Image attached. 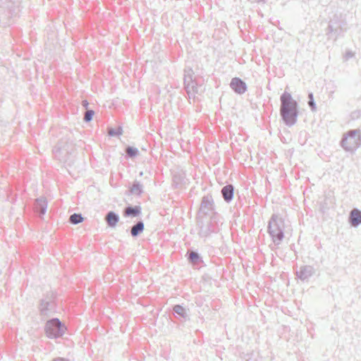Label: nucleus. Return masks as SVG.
<instances>
[{
  "label": "nucleus",
  "instance_id": "f257e3e1",
  "mask_svg": "<svg viewBox=\"0 0 361 361\" xmlns=\"http://www.w3.org/2000/svg\"><path fill=\"white\" fill-rule=\"evenodd\" d=\"M280 116L286 126L291 127L295 124L299 115L298 103L292 95L285 91L280 97Z\"/></svg>",
  "mask_w": 361,
  "mask_h": 361
},
{
  "label": "nucleus",
  "instance_id": "f03ea898",
  "mask_svg": "<svg viewBox=\"0 0 361 361\" xmlns=\"http://www.w3.org/2000/svg\"><path fill=\"white\" fill-rule=\"evenodd\" d=\"M267 231L274 243L279 245L284 238V220L278 214H272L268 222Z\"/></svg>",
  "mask_w": 361,
  "mask_h": 361
},
{
  "label": "nucleus",
  "instance_id": "7ed1b4c3",
  "mask_svg": "<svg viewBox=\"0 0 361 361\" xmlns=\"http://www.w3.org/2000/svg\"><path fill=\"white\" fill-rule=\"evenodd\" d=\"M361 145V131L360 129L350 130L345 133L341 146L347 152H354Z\"/></svg>",
  "mask_w": 361,
  "mask_h": 361
},
{
  "label": "nucleus",
  "instance_id": "20e7f679",
  "mask_svg": "<svg viewBox=\"0 0 361 361\" xmlns=\"http://www.w3.org/2000/svg\"><path fill=\"white\" fill-rule=\"evenodd\" d=\"M346 25L347 23L342 19L341 15L335 14L330 20L326 30L328 39L334 38V40H336L346 30Z\"/></svg>",
  "mask_w": 361,
  "mask_h": 361
},
{
  "label": "nucleus",
  "instance_id": "39448f33",
  "mask_svg": "<svg viewBox=\"0 0 361 361\" xmlns=\"http://www.w3.org/2000/svg\"><path fill=\"white\" fill-rule=\"evenodd\" d=\"M69 148L70 146L66 142L61 140L54 151L56 158L71 167L74 164V159L71 157V153L69 152Z\"/></svg>",
  "mask_w": 361,
  "mask_h": 361
},
{
  "label": "nucleus",
  "instance_id": "423d86ee",
  "mask_svg": "<svg viewBox=\"0 0 361 361\" xmlns=\"http://www.w3.org/2000/svg\"><path fill=\"white\" fill-rule=\"evenodd\" d=\"M44 329L49 338H54L62 336L66 327L59 319L53 318L47 322Z\"/></svg>",
  "mask_w": 361,
  "mask_h": 361
},
{
  "label": "nucleus",
  "instance_id": "0eeeda50",
  "mask_svg": "<svg viewBox=\"0 0 361 361\" xmlns=\"http://www.w3.org/2000/svg\"><path fill=\"white\" fill-rule=\"evenodd\" d=\"M40 315L43 317H48L56 312V302L54 300L53 293L47 295L40 300L39 305Z\"/></svg>",
  "mask_w": 361,
  "mask_h": 361
},
{
  "label": "nucleus",
  "instance_id": "6e6552de",
  "mask_svg": "<svg viewBox=\"0 0 361 361\" xmlns=\"http://www.w3.org/2000/svg\"><path fill=\"white\" fill-rule=\"evenodd\" d=\"M14 11L13 6L8 4L5 6L4 3H0V23L2 26L9 25L10 18L12 17Z\"/></svg>",
  "mask_w": 361,
  "mask_h": 361
},
{
  "label": "nucleus",
  "instance_id": "1a4fd4ad",
  "mask_svg": "<svg viewBox=\"0 0 361 361\" xmlns=\"http://www.w3.org/2000/svg\"><path fill=\"white\" fill-rule=\"evenodd\" d=\"M173 314L176 319L185 322L190 319L189 317V309L185 308L181 305H174L172 307Z\"/></svg>",
  "mask_w": 361,
  "mask_h": 361
},
{
  "label": "nucleus",
  "instance_id": "9d476101",
  "mask_svg": "<svg viewBox=\"0 0 361 361\" xmlns=\"http://www.w3.org/2000/svg\"><path fill=\"white\" fill-rule=\"evenodd\" d=\"M214 209V205L212 195H204L202 199L200 212L207 215L209 212L213 211Z\"/></svg>",
  "mask_w": 361,
  "mask_h": 361
},
{
  "label": "nucleus",
  "instance_id": "9b49d317",
  "mask_svg": "<svg viewBox=\"0 0 361 361\" xmlns=\"http://www.w3.org/2000/svg\"><path fill=\"white\" fill-rule=\"evenodd\" d=\"M314 272L315 269L313 267L310 265H303L296 271V276L301 281H305L314 275Z\"/></svg>",
  "mask_w": 361,
  "mask_h": 361
},
{
  "label": "nucleus",
  "instance_id": "f8f14e48",
  "mask_svg": "<svg viewBox=\"0 0 361 361\" xmlns=\"http://www.w3.org/2000/svg\"><path fill=\"white\" fill-rule=\"evenodd\" d=\"M231 87L237 94H243L247 90L246 83L239 78H234L231 80Z\"/></svg>",
  "mask_w": 361,
  "mask_h": 361
},
{
  "label": "nucleus",
  "instance_id": "ddd939ff",
  "mask_svg": "<svg viewBox=\"0 0 361 361\" xmlns=\"http://www.w3.org/2000/svg\"><path fill=\"white\" fill-rule=\"evenodd\" d=\"M142 208L140 205L133 206L131 204L127 205L123 211V214L125 217H137L141 214Z\"/></svg>",
  "mask_w": 361,
  "mask_h": 361
},
{
  "label": "nucleus",
  "instance_id": "4468645a",
  "mask_svg": "<svg viewBox=\"0 0 361 361\" xmlns=\"http://www.w3.org/2000/svg\"><path fill=\"white\" fill-rule=\"evenodd\" d=\"M47 209V201L45 197H39L35 202V210L40 216L45 214Z\"/></svg>",
  "mask_w": 361,
  "mask_h": 361
},
{
  "label": "nucleus",
  "instance_id": "2eb2a0df",
  "mask_svg": "<svg viewBox=\"0 0 361 361\" xmlns=\"http://www.w3.org/2000/svg\"><path fill=\"white\" fill-rule=\"evenodd\" d=\"M221 195L224 201L229 203L233 198L234 186L231 184L226 185L221 188Z\"/></svg>",
  "mask_w": 361,
  "mask_h": 361
},
{
  "label": "nucleus",
  "instance_id": "dca6fc26",
  "mask_svg": "<svg viewBox=\"0 0 361 361\" xmlns=\"http://www.w3.org/2000/svg\"><path fill=\"white\" fill-rule=\"evenodd\" d=\"M348 221L352 226L357 227L361 224V211L358 209H353L349 215Z\"/></svg>",
  "mask_w": 361,
  "mask_h": 361
},
{
  "label": "nucleus",
  "instance_id": "f3484780",
  "mask_svg": "<svg viewBox=\"0 0 361 361\" xmlns=\"http://www.w3.org/2000/svg\"><path fill=\"white\" fill-rule=\"evenodd\" d=\"M119 219L120 217L118 214L114 211L108 212L105 216L106 224L110 228H115Z\"/></svg>",
  "mask_w": 361,
  "mask_h": 361
},
{
  "label": "nucleus",
  "instance_id": "a211bd4d",
  "mask_svg": "<svg viewBox=\"0 0 361 361\" xmlns=\"http://www.w3.org/2000/svg\"><path fill=\"white\" fill-rule=\"evenodd\" d=\"M185 256L188 262L193 264H200L203 262L202 257L197 251L189 250Z\"/></svg>",
  "mask_w": 361,
  "mask_h": 361
},
{
  "label": "nucleus",
  "instance_id": "6ab92c4d",
  "mask_svg": "<svg viewBox=\"0 0 361 361\" xmlns=\"http://www.w3.org/2000/svg\"><path fill=\"white\" fill-rule=\"evenodd\" d=\"M145 229V224L142 220L138 221L135 225L131 227L130 234L132 237L136 238L140 235Z\"/></svg>",
  "mask_w": 361,
  "mask_h": 361
},
{
  "label": "nucleus",
  "instance_id": "aec40b11",
  "mask_svg": "<svg viewBox=\"0 0 361 361\" xmlns=\"http://www.w3.org/2000/svg\"><path fill=\"white\" fill-rule=\"evenodd\" d=\"M184 84L188 94H191V91L192 92L193 94L197 92V87L194 85V82L192 81V78L190 75H185Z\"/></svg>",
  "mask_w": 361,
  "mask_h": 361
},
{
  "label": "nucleus",
  "instance_id": "412c9836",
  "mask_svg": "<svg viewBox=\"0 0 361 361\" xmlns=\"http://www.w3.org/2000/svg\"><path fill=\"white\" fill-rule=\"evenodd\" d=\"M201 224L202 225L200 226L198 234L201 238H206L212 232H213V230L212 229V225L211 224L207 223L206 226H204L202 222H201Z\"/></svg>",
  "mask_w": 361,
  "mask_h": 361
},
{
  "label": "nucleus",
  "instance_id": "4be33fe9",
  "mask_svg": "<svg viewBox=\"0 0 361 361\" xmlns=\"http://www.w3.org/2000/svg\"><path fill=\"white\" fill-rule=\"evenodd\" d=\"M130 192L133 195L140 196L143 192V185L137 180L133 181L130 188Z\"/></svg>",
  "mask_w": 361,
  "mask_h": 361
},
{
  "label": "nucleus",
  "instance_id": "5701e85b",
  "mask_svg": "<svg viewBox=\"0 0 361 361\" xmlns=\"http://www.w3.org/2000/svg\"><path fill=\"white\" fill-rule=\"evenodd\" d=\"M84 220V218L81 214L79 213H74L71 214L69 217V222L71 224L76 225L81 222H82Z\"/></svg>",
  "mask_w": 361,
  "mask_h": 361
},
{
  "label": "nucleus",
  "instance_id": "b1692460",
  "mask_svg": "<svg viewBox=\"0 0 361 361\" xmlns=\"http://www.w3.org/2000/svg\"><path fill=\"white\" fill-rule=\"evenodd\" d=\"M125 152L130 158L136 157L139 154L138 149L132 146H127L125 149Z\"/></svg>",
  "mask_w": 361,
  "mask_h": 361
},
{
  "label": "nucleus",
  "instance_id": "393cba45",
  "mask_svg": "<svg viewBox=\"0 0 361 361\" xmlns=\"http://www.w3.org/2000/svg\"><path fill=\"white\" fill-rule=\"evenodd\" d=\"M308 106L310 108V109L312 111H316V109H317V106H316V102L314 101V95H313V93L312 92H310L308 94Z\"/></svg>",
  "mask_w": 361,
  "mask_h": 361
},
{
  "label": "nucleus",
  "instance_id": "a878e982",
  "mask_svg": "<svg viewBox=\"0 0 361 361\" xmlns=\"http://www.w3.org/2000/svg\"><path fill=\"white\" fill-rule=\"evenodd\" d=\"M94 115V110L87 109L83 117V121L86 123L90 122L92 120Z\"/></svg>",
  "mask_w": 361,
  "mask_h": 361
},
{
  "label": "nucleus",
  "instance_id": "bb28decb",
  "mask_svg": "<svg viewBox=\"0 0 361 361\" xmlns=\"http://www.w3.org/2000/svg\"><path fill=\"white\" fill-rule=\"evenodd\" d=\"M123 133V130L121 127H118L117 129L110 128L109 129V135L111 137L118 136L121 135Z\"/></svg>",
  "mask_w": 361,
  "mask_h": 361
},
{
  "label": "nucleus",
  "instance_id": "cd10ccee",
  "mask_svg": "<svg viewBox=\"0 0 361 361\" xmlns=\"http://www.w3.org/2000/svg\"><path fill=\"white\" fill-rule=\"evenodd\" d=\"M355 55V53L353 52L352 51L350 50H348L345 51V55H344V61H348L350 59L353 58Z\"/></svg>",
  "mask_w": 361,
  "mask_h": 361
},
{
  "label": "nucleus",
  "instance_id": "c85d7f7f",
  "mask_svg": "<svg viewBox=\"0 0 361 361\" xmlns=\"http://www.w3.org/2000/svg\"><path fill=\"white\" fill-rule=\"evenodd\" d=\"M82 106L83 107H85V108L86 109V110H87V109H88L89 102H88L87 100H83V101L82 102Z\"/></svg>",
  "mask_w": 361,
  "mask_h": 361
},
{
  "label": "nucleus",
  "instance_id": "c756f323",
  "mask_svg": "<svg viewBox=\"0 0 361 361\" xmlns=\"http://www.w3.org/2000/svg\"><path fill=\"white\" fill-rule=\"evenodd\" d=\"M52 361H69L65 358L63 357H57L56 359H54Z\"/></svg>",
  "mask_w": 361,
  "mask_h": 361
},
{
  "label": "nucleus",
  "instance_id": "7c9ffc66",
  "mask_svg": "<svg viewBox=\"0 0 361 361\" xmlns=\"http://www.w3.org/2000/svg\"><path fill=\"white\" fill-rule=\"evenodd\" d=\"M2 1V0H0V2ZM1 4L4 3V6H6L8 4H10L11 6H13V3H6V2H1Z\"/></svg>",
  "mask_w": 361,
  "mask_h": 361
},
{
  "label": "nucleus",
  "instance_id": "2f4dec72",
  "mask_svg": "<svg viewBox=\"0 0 361 361\" xmlns=\"http://www.w3.org/2000/svg\"><path fill=\"white\" fill-rule=\"evenodd\" d=\"M142 175H143V172L142 171L140 172V176H142Z\"/></svg>",
  "mask_w": 361,
  "mask_h": 361
},
{
  "label": "nucleus",
  "instance_id": "473e14b6",
  "mask_svg": "<svg viewBox=\"0 0 361 361\" xmlns=\"http://www.w3.org/2000/svg\"><path fill=\"white\" fill-rule=\"evenodd\" d=\"M259 1H263L265 2L267 0H258Z\"/></svg>",
  "mask_w": 361,
  "mask_h": 361
}]
</instances>
